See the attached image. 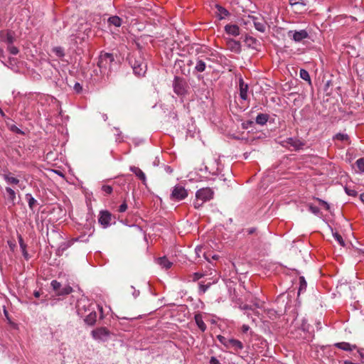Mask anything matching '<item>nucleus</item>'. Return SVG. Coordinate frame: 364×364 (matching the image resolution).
I'll return each mask as SVG.
<instances>
[{
  "label": "nucleus",
  "instance_id": "obj_7",
  "mask_svg": "<svg viewBox=\"0 0 364 364\" xmlns=\"http://www.w3.org/2000/svg\"><path fill=\"white\" fill-rule=\"evenodd\" d=\"M188 196V192L184 187L181 186H176L171 194V199L176 200H181Z\"/></svg>",
  "mask_w": 364,
  "mask_h": 364
},
{
  "label": "nucleus",
  "instance_id": "obj_51",
  "mask_svg": "<svg viewBox=\"0 0 364 364\" xmlns=\"http://www.w3.org/2000/svg\"><path fill=\"white\" fill-rule=\"evenodd\" d=\"M250 329V326L247 325H243L242 326V331L243 333H247Z\"/></svg>",
  "mask_w": 364,
  "mask_h": 364
},
{
  "label": "nucleus",
  "instance_id": "obj_36",
  "mask_svg": "<svg viewBox=\"0 0 364 364\" xmlns=\"http://www.w3.org/2000/svg\"><path fill=\"white\" fill-rule=\"evenodd\" d=\"M51 287H53V290L57 292V294H58V291L60 290L61 287V284L58 282L56 280H53L51 282Z\"/></svg>",
  "mask_w": 364,
  "mask_h": 364
},
{
  "label": "nucleus",
  "instance_id": "obj_54",
  "mask_svg": "<svg viewBox=\"0 0 364 364\" xmlns=\"http://www.w3.org/2000/svg\"><path fill=\"white\" fill-rule=\"evenodd\" d=\"M108 21L110 23H114V16L109 17V19H108Z\"/></svg>",
  "mask_w": 364,
  "mask_h": 364
},
{
  "label": "nucleus",
  "instance_id": "obj_28",
  "mask_svg": "<svg viewBox=\"0 0 364 364\" xmlns=\"http://www.w3.org/2000/svg\"><path fill=\"white\" fill-rule=\"evenodd\" d=\"M128 20L126 16H115V27H119L127 24Z\"/></svg>",
  "mask_w": 364,
  "mask_h": 364
},
{
  "label": "nucleus",
  "instance_id": "obj_38",
  "mask_svg": "<svg viewBox=\"0 0 364 364\" xmlns=\"http://www.w3.org/2000/svg\"><path fill=\"white\" fill-rule=\"evenodd\" d=\"M333 237L341 246L345 245L344 240L340 234H338V232H335L333 233Z\"/></svg>",
  "mask_w": 364,
  "mask_h": 364
},
{
  "label": "nucleus",
  "instance_id": "obj_61",
  "mask_svg": "<svg viewBox=\"0 0 364 364\" xmlns=\"http://www.w3.org/2000/svg\"><path fill=\"white\" fill-rule=\"evenodd\" d=\"M103 118H104V120H107V117L106 115H104V116H103Z\"/></svg>",
  "mask_w": 364,
  "mask_h": 364
},
{
  "label": "nucleus",
  "instance_id": "obj_45",
  "mask_svg": "<svg viewBox=\"0 0 364 364\" xmlns=\"http://www.w3.org/2000/svg\"><path fill=\"white\" fill-rule=\"evenodd\" d=\"M127 209V205L126 202L124 201L122 205H119L118 211L120 213H123L126 211Z\"/></svg>",
  "mask_w": 364,
  "mask_h": 364
},
{
  "label": "nucleus",
  "instance_id": "obj_20",
  "mask_svg": "<svg viewBox=\"0 0 364 364\" xmlns=\"http://www.w3.org/2000/svg\"><path fill=\"white\" fill-rule=\"evenodd\" d=\"M287 143L294 147L295 150L301 149L304 145L300 140L294 138H288Z\"/></svg>",
  "mask_w": 364,
  "mask_h": 364
},
{
  "label": "nucleus",
  "instance_id": "obj_10",
  "mask_svg": "<svg viewBox=\"0 0 364 364\" xmlns=\"http://www.w3.org/2000/svg\"><path fill=\"white\" fill-rule=\"evenodd\" d=\"M0 41L8 44H13L15 41V33L11 31H0Z\"/></svg>",
  "mask_w": 364,
  "mask_h": 364
},
{
  "label": "nucleus",
  "instance_id": "obj_18",
  "mask_svg": "<svg viewBox=\"0 0 364 364\" xmlns=\"http://www.w3.org/2000/svg\"><path fill=\"white\" fill-rule=\"evenodd\" d=\"M333 141H339L344 144H350V139L348 134L343 133H338L333 137Z\"/></svg>",
  "mask_w": 364,
  "mask_h": 364
},
{
  "label": "nucleus",
  "instance_id": "obj_49",
  "mask_svg": "<svg viewBox=\"0 0 364 364\" xmlns=\"http://www.w3.org/2000/svg\"><path fill=\"white\" fill-rule=\"evenodd\" d=\"M319 203H320V204L323 205L326 210L329 209V205L324 200L319 199Z\"/></svg>",
  "mask_w": 364,
  "mask_h": 364
},
{
  "label": "nucleus",
  "instance_id": "obj_14",
  "mask_svg": "<svg viewBox=\"0 0 364 364\" xmlns=\"http://www.w3.org/2000/svg\"><path fill=\"white\" fill-rule=\"evenodd\" d=\"M131 171L135 174V176L142 181V183L146 185V178L145 176V173L139 168L136 166H131L130 167Z\"/></svg>",
  "mask_w": 364,
  "mask_h": 364
},
{
  "label": "nucleus",
  "instance_id": "obj_35",
  "mask_svg": "<svg viewBox=\"0 0 364 364\" xmlns=\"http://www.w3.org/2000/svg\"><path fill=\"white\" fill-rule=\"evenodd\" d=\"M242 232L244 234H246L247 235H254L257 233V228L252 227L248 228L242 230Z\"/></svg>",
  "mask_w": 364,
  "mask_h": 364
},
{
  "label": "nucleus",
  "instance_id": "obj_58",
  "mask_svg": "<svg viewBox=\"0 0 364 364\" xmlns=\"http://www.w3.org/2000/svg\"><path fill=\"white\" fill-rule=\"evenodd\" d=\"M247 41H252V42H255V38H252V37H251V38H247Z\"/></svg>",
  "mask_w": 364,
  "mask_h": 364
},
{
  "label": "nucleus",
  "instance_id": "obj_62",
  "mask_svg": "<svg viewBox=\"0 0 364 364\" xmlns=\"http://www.w3.org/2000/svg\"><path fill=\"white\" fill-rule=\"evenodd\" d=\"M191 63H192V62H191V61H190V63H188V65H191Z\"/></svg>",
  "mask_w": 364,
  "mask_h": 364
},
{
  "label": "nucleus",
  "instance_id": "obj_40",
  "mask_svg": "<svg viewBox=\"0 0 364 364\" xmlns=\"http://www.w3.org/2000/svg\"><path fill=\"white\" fill-rule=\"evenodd\" d=\"M345 191L346 193L350 196H355L357 195V191L354 189H351L349 187H345Z\"/></svg>",
  "mask_w": 364,
  "mask_h": 364
},
{
  "label": "nucleus",
  "instance_id": "obj_4",
  "mask_svg": "<svg viewBox=\"0 0 364 364\" xmlns=\"http://www.w3.org/2000/svg\"><path fill=\"white\" fill-rule=\"evenodd\" d=\"M287 36L295 42L299 43L309 38V33L304 29L299 31L290 30L287 33Z\"/></svg>",
  "mask_w": 364,
  "mask_h": 364
},
{
  "label": "nucleus",
  "instance_id": "obj_17",
  "mask_svg": "<svg viewBox=\"0 0 364 364\" xmlns=\"http://www.w3.org/2000/svg\"><path fill=\"white\" fill-rule=\"evenodd\" d=\"M225 30L227 33L237 36L240 34V28L235 24H228L225 26Z\"/></svg>",
  "mask_w": 364,
  "mask_h": 364
},
{
  "label": "nucleus",
  "instance_id": "obj_24",
  "mask_svg": "<svg viewBox=\"0 0 364 364\" xmlns=\"http://www.w3.org/2000/svg\"><path fill=\"white\" fill-rule=\"evenodd\" d=\"M195 321H196V323L198 326V327L203 331L204 332L206 329V325L205 323L203 322V317H202V315L200 314H197L195 315Z\"/></svg>",
  "mask_w": 364,
  "mask_h": 364
},
{
  "label": "nucleus",
  "instance_id": "obj_33",
  "mask_svg": "<svg viewBox=\"0 0 364 364\" xmlns=\"http://www.w3.org/2000/svg\"><path fill=\"white\" fill-rule=\"evenodd\" d=\"M299 75L301 79L309 82V83L311 82L310 75L308 71H306V70L301 69L299 72Z\"/></svg>",
  "mask_w": 364,
  "mask_h": 364
},
{
  "label": "nucleus",
  "instance_id": "obj_16",
  "mask_svg": "<svg viewBox=\"0 0 364 364\" xmlns=\"http://www.w3.org/2000/svg\"><path fill=\"white\" fill-rule=\"evenodd\" d=\"M334 346L336 348L343 350L345 351H352L357 348V346L355 345H351L349 343L346 342L336 343L334 344Z\"/></svg>",
  "mask_w": 364,
  "mask_h": 364
},
{
  "label": "nucleus",
  "instance_id": "obj_56",
  "mask_svg": "<svg viewBox=\"0 0 364 364\" xmlns=\"http://www.w3.org/2000/svg\"><path fill=\"white\" fill-rule=\"evenodd\" d=\"M34 296L36 297V298H38L40 296V293L39 291H35L34 292Z\"/></svg>",
  "mask_w": 364,
  "mask_h": 364
},
{
  "label": "nucleus",
  "instance_id": "obj_19",
  "mask_svg": "<svg viewBox=\"0 0 364 364\" xmlns=\"http://www.w3.org/2000/svg\"><path fill=\"white\" fill-rule=\"evenodd\" d=\"M2 177L8 184L18 185L19 183V180L17 178L14 177L10 172L4 173Z\"/></svg>",
  "mask_w": 364,
  "mask_h": 364
},
{
  "label": "nucleus",
  "instance_id": "obj_44",
  "mask_svg": "<svg viewBox=\"0 0 364 364\" xmlns=\"http://www.w3.org/2000/svg\"><path fill=\"white\" fill-rule=\"evenodd\" d=\"M73 88L77 93H80L82 90V86L79 82H76Z\"/></svg>",
  "mask_w": 364,
  "mask_h": 364
},
{
  "label": "nucleus",
  "instance_id": "obj_13",
  "mask_svg": "<svg viewBox=\"0 0 364 364\" xmlns=\"http://www.w3.org/2000/svg\"><path fill=\"white\" fill-rule=\"evenodd\" d=\"M243 347L244 346L242 343L237 339L230 338L228 340V345L227 348H232L235 351H238L242 350Z\"/></svg>",
  "mask_w": 364,
  "mask_h": 364
},
{
  "label": "nucleus",
  "instance_id": "obj_48",
  "mask_svg": "<svg viewBox=\"0 0 364 364\" xmlns=\"http://www.w3.org/2000/svg\"><path fill=\"white\" fill-rule=\"evenodd\" d=\"M210 364H220V363L215 357H211Z\"/></svg>",
  "mask_w": 364,
  "mask_h": 364
},
{
  "label": "nucleus",
  "instance_id": "obj_39",
  "mask_svg": "<svg viewBox=\"0 0 364 364\" xmlns=\"http://www.w3.org/2000/svg\"><path fill=\"white\" fill-rule=\"evenodd\" d=\"M217 338L223 345H224L226 348L228 347L229 340L228 338H226L225 337L221 335H218L217 336Z\"/></svg>",
  "mask_w": 364,
  "mask_h": 364
},
{
  "label": "nucleus",
  "instance_id": "obj_34",
  "mask_svg": "<svg viewBox=\"0 0 364 364\" xmlns=\"http://www.w3.org/2000/svg\"><path fill=\"white\" fill-rule=\"evenodd\" d=\"M7 50L12 55H17L19 52L18 48L17 47L10 43L7 45Z\"/></svg>",
  "mask_w": 364,
  "mask_h": 364
},
{
  "label": "nucleus",
  "instance_id": "obj_5",
  "mask_svg": "<svg viewBox=\"0 0 364 364\" xmlns=\"http://www.w3.org/2000/svg\"><path fill=\"white\" fill-rule=\"evenodd\" d=\"M186 82L181 77H176L173 81V91L178 95H183L186 92Z\"/></svg>",
  "mask_w": 364,
  "mask_h": 364
},
{
  "label": "nucleus",
  "instance_id": "obj_21",
  "mask_svg": "<svg viewBox=\"0 0 364 364\" xmlns=\"http://www.w3.org/2000/svg\"><path fill=\"white\" fill-rule=\"evenodd\" d=\"M18 243H19V245H20V247L21 249V252H22V254H23V256L24 257V259L26 260H28L29 258H30V256L26 250V244L24 242L21 235H19L18 237Z\"/></svg>",
  "mask_w": 364,
  "mask_h": 364
},
{
  "label": "nucleus",
  "instance_id": "obj_9",
  "mask_svg": "<svg viewBox=\"0 0 364 364\" xmlns=\"http://www.w3.org/2000/svg\"><path fill=\"white\" fill-rule=\"evenodd\" d=\"M292 10L296 14H301L306 10V0H289Z\"/></svg>",
  "mask_w": 364,
  "mask_h": 364
},
{
  "label": "nucleus",
  "instance_id": "obj_57",
  "mask_svg": "<svg viewBox=\"0 0 364 364\" xmlns=\"http://www.w3.org/2000/svg\"><path fill=\"white\" fill-rule=\"evenodd\" d=\"M4 50L0 48V57H4Z\"/></svg>",
  "mask_w": 364,
  "mask_h": 364
},
{
  "label": "nucleus",
  "instance_id": "obj_59",
  "mask_svg": "<svg viewBox=\"0 0 364 364\" xmlns=\"http://www.w3.org/2000/svg\"><path fill=\"white\" fill-rule=\"evenodd\" d=\"M0 114L2 116V117H4V112H3V110L0 108Z\"/></svg>",
  "mask_w": 364,
  "mask_h": 364
},
{
  "label": "nucleus",
  "instance_id": "obj_11",
  "mask_svg": "<svg viewBox=\"0 0 364 364\" xmlns=\"http://www.w3.org/2000/svg\"><path fill=\"white\" fill-rule=\"evenodd\" d=\"M112 215L107 210H101L100 212L98 221L104 227L107 228L110 225Z\"/></svg>",
  "mask_w": 364,
  "mask_h": 364
},
{
  "label": "nucleus",
  "instance_id": "obj_23",
  "mask_svg": "<svg viewBox=\"0 0 364 364\" xmlns=\"http://www.w3.org/2000/svg\"><path fill=\"white\" fill-rule=\"evenodd\" d=\"M228 47L232 51L239 53L240 51V43L235 40H229L227 42Z\"/></svg>",
  "mask_w": 364,
  "mask_h": 364
},
{
  "label": "nucleus",
  "instance_id": "obj_25",
  "mask_svg": "<svg viewBox=\"0 0 364 364\" xmlns=\"http://www.w3.org/2000/svg\"><path fill=\"white\" fill-rule=\"evenodd\" d=\"M158 264L162 267L168 269L172 266V262L168 261L166 257H159L157 259Z\"/></svg>",
  "mask_w": 364,
  "mask_h": 364
},
{
  "label": "nucleus",
  "instance_id": "obj_42",
  "mask_svg": "<svg viewBox=\"0 0 364 364\" xmlns=\"http://www.w3.org/2000/svg\"><path fill=\"white\" fill-rule=\"evenodd\" d=\"M210 283H208V284H200V287H199L200 292L204 294L208 290V289L210 287Z\"/></svg>",
  "mask_w": 364,
  "mask_h": 364
},
{
  "label": "nucleus",
  "instance_id": "obj_32",
  "mask_svg": "<svg viewBox=\"0 0 364 364\" xmlns=\"http://www.w3.org/2000/svg\"><path fill=\"white\" fill-rule=\"evenodd\" d=\"M73 291V289L71 287L66 285L63 287H60V290L58 291V295L59 296H64L68 295L70 294Z\"/></svg>",
  "mask_w": 364,
  "mask_h": 364
},
{
  "label": "nucleus",
  "instance_id": "obj_2",
  "mask_svg": "<svg viewBox=\"0 0 364 364\" xmlns=\"http://www.w3.org/2000/svg\"><path fill=\"white\" fill-rule=\"evenodd\" d=\"M93 307H97V311H100L101 318L102 316V308L96 304L91 303L87 299H80V300L77 301L76 306L77 314L80 317L85 318V315L87 314Z\"/></svg>",
  "mask_w": 364,
  "mask_h": 364
},
{
  "label": "nucleus",
  "instance_id": "obj_30",
  "mask_svg": "<svg viewBox=\"0 0 364 364\" xmlns=\"http://www.w3.org/2000/svg\"><path fill=\"white\" fill-rule=\"evenodd\" d=\"M26 198L28 200L29 208L31 210H33L36 204L37 203L36 200L32 196L31 193L26 194Z\"/></svg>",
  "mask_w": 364,
  "mask_h": 364
},
{
  "label": "nucleus",
  "instance_id": "obj_26",
  "mask_svg": "<svg viewBox=\"0 0 364 364\" xmlns=\"http://www.w3.org/2000/svg\"><path fill=\"white\" fill-rule=\"evenodd\" d=\"M269 116L267 114H259L256 117V123L259 125H264L268 121Z\"/></svg>",
  "mask_w": 364,
  "mask_h": 364
},
{
  "label": "nucleus",
  "instance_id": "obj_50",
  "mask_svg": "<svg viewBox=\"0 0 364 364\" xmlns=\"http://www.w3.org/2000/svg\"><path fill=\"white\" fill-rule=\"evenodd\" d=\"M310 210H311L312 213H314L315 214L318 213L319 211L318 208L315 207V206H310Z\"/></svg>",
  "mask_w": 364,
  "mask_h": 364
},
{
  "label": "nucleus",
  "instance_id": "obj_46",
  "mask_svg": "<svg viewBox=\"0 0 364 364\" xmlns=\"http://www.w3.org/2000/svg\"><path fill=\"white\" fill-rule=\"evenodd\" d=\"M103 58H110V62H112V55L109 53H105L104 55H101V62L102 61Z\"/></svg>",
  "mask_w": 364,
  "mask_h": 364
},
{
  "label": "nucleus",
  "instance_id": "obj_37",
  "mask_svg": "<svg viewBox=\"0 0 364 364\" xmlns=\"http://www.w3.org/2000/svg\"><path fill=\"white\" fill-rule=\"evenodd\" d=\"M356 165L360 171L364 172V158L358 159L356 161Z\"/></svg>",
  "mask_w": 364,
  "mask_h": 364
},
{
  "label": "nucleus",
  "instance_id": "obj_47",
  "mask_svg": "<svg viewBox=\"0 0 364 364\" xmlns=\"http://www.w3.org/2000/svg\"><path fill=\"white\" fill-rule=\"evenodd\" d=\"M203 276V275L202 274H200V273H198V272L194 273L193 279V281L198 280V279H200Z\"/></svg>",
  "mask_w": 364,
  "mask_h": 364
},
{
  "label": "nucleus",
  "instance_id": "obj_53",
  "mask_svg": "<svg viewBox=\"0 0 364 364\" xmlns=\"http://www.w3.org/2000/svg\"><path fill=\"white\" fill-rule=\"evenodd\" d=\"M68 245L66 244V243H64V244L60 245V248H61L62 250H66L68 248Z\"/></svg>",
  "mask_w": 364,
  "mask_h": 364
},
{
  "label": "nucleus",
  "instance_id": "obj_55",
  "mask_svg": "<svg viewBox=\"0 0 364 364\" xmlns=\"http://www.w3.org/2000/svg\"><path fill=\"white\" fill-rule=\"evenodd\" d=\"M360 199L364 203V193L360 194Z\"/></svg>",
  "mask_w": 364,
  "mask_h": 364
},
{
  "label": "nucleus",
  "instance_id": "obj_60",
  "mask_svg": "<svg viewBox=\"0 0 364 364\" xmlns=\"http://www.w3.org/2000/svg\"><path fill=\"white\" fill-rule=\"evenodd\" d=\"M213 258L214 259H217L218 258V256H217V255H214V256L213 257Z\"/></svg>",
  "mask_w": 364,
  "mask_h": 364
},
{
  "label": "nucleus",
  "instance_id": "obj_31",
  "mask_svg": "<svg viewBox=\"0 0 364 364\" xmlns=\"http://www.w3.org/2000/svg\"><path fill=\"white\" fill-rule=\"evenodd\" d=\"M307 287V283L304 277H299V288L298 291V296L302 292L306 291Z\"/></svg>",
  "mask_w": 364,
  "mask_h": 364
},
{
  "label": "nucleus",
  "instance_id": "obj_52",
  "mask_svg": "<svg viewBox=\"0 0 364 364\" xmlns=\"http://www.w3.org/2000/svg\"><path fill=\"white\" fill-rule=\"evenodd\" d=\"M12 130L16 132V133H18V134H23V132H21L18 127H16V126L14 127V128H12Z\"/></svg>",
  "mask_w": 364,
  "mask_h": 364
},
{
  "label": "nucleus",
  "instance_id": "obj_41",
  "mask_svg": "<svg viewBox=\"0 0 364 364\" xmlns=\"http://www.w3.org/2000/svg\"><path fill=\"white\" fill-rule=\"evenodd\" d=\"M204 203H205V201H202V200H200L198 199L197 198H196V200H195V201L193 202L194 208H195L196 209H198V208H200L203 205V204Z\"/></svg>",
  "mask_w": 364,
  "mask_h": 364
},
{
  "label": "nucleus",
  "instance_id": "obj_27",
  "mask_svg": "<svg viewBox=\"0 0 364 364\" xmlns=\"http://www.w3.org/2000/svg\"><path fill=\"white\" fill-rule=\"evenodd\" d=\"M6 191L8 194V200L13 204H15V200L16 199L15 191L10 187L6 188Z\"/></svg>",
  "mask_w": 364,
  "mask_h": 364
},
{
  "label": "nucleus",
  "instance_id": "obj_22",
  "mask_svg": "<svg viewBox=\"0 0 364 364\" xmlns=\"http://www.w3.org/2000/svg\"><path fill=\"white\" fill-rule=\"evenodd\" d=\"M215 8L217 9L216 14L218 16L219 19H223L226 16L230 15L229 11L226 9L218 4L215 6Z\"/></svg>",
  "mask_w": 364,
  "mask_h": 364
},
{
  "label": "nucleus",
  "instance_id": "obj_29",
  "mask_svg": "<svg viewBox=\"0 0 364 364\" xmlns=\"http://www.w3.org/2000/svg\"><path fill=\"white\" fill-rule=\"evenodd\" d=\"M206 64L204 60L201 59H198L196 62V65L195 67L196 70L198 72L202 73L205 70Z\"/></svg>",
  "mask_w": 364,
  "mask_h": 364
},
{
  "label": "nucleus",
  "instance_id": "obj_3",
  "mask_svg": "<svg viewBox=\"0 0 364 364\" xmlns=\"http://www.w3.org/2000/svg\"><path fill=\"white\" fill-rule=\"evenodd\" d=\"M245 24L253 23L255 28L259 32L264 33L266 30V23L261 16H255L249 15L246 20H243Z\"/></svg>",
  "mask_w": 364,
  "mask_h": 364
},
{
  "label": "nucleus",
  "instance_id": "obj_1",
  "mask_svg": "<svg viewBox=\"0 0 364 364\" xmlns=\"http://www.w3.org/2000/svg\"><path fill=\"white\" fill-rule=\"evenodd\" d=\"M129 63L134 74L139 77L144 76L146 72V63L140 53H134L129 57Z\"/></svg>",
  "mask_w": 364,
  "mask_h": 364
},
{
  "label": "nucleus",
  "instance_id": "obj_15",
  "mask_svg": "<svg viewBox=\"0 0 364 364\" xmlns=\"http://www.w3.org/2000/svg\"><path fill=\"white\" fill-rule=\"evenodd\" d=\"M247 90L248 85L244 82V80L240 78V96L243 100H246L247 99Z\"/></svg>",
  "mask_w": 364,
  "mask_h": 364
},
{
  "label": "nucleus",
  "instance_id": "obj_43",
  "mask_svg": "<svg viewBox=\"0 0 364 364\" xmlns=\"http://www.w3.org/2000/svg\"><path fill=\"white\" fill-rule=\"evenodd\" d=\"M102 189L107 194H110L112 191V187L108 185H103Z\"/></svg>",
  "mask_w": 364,
  "mask_h": 364
},
{
  "label": "nucleus",
  "instance_id": "obj_8",
  "mask_svg": "<svg viewBox=\"0 0 364 364\" xmlns=\"http://www.w3.org/2000/svg\"><path fill=\"white\" fill-rule=\"evenodd\" d=\"M213 191L210 188H203L197 191L196 193V198L202 200V201H208L213 198Z\"/></svg>",
  "mask_w": 364,
  "mask_h": 364
},
{
  "label": "nucleus",
  "instance_id": "obj_6",
  "mask_svg": "<svg viewBox=\"0 0 364 364\" xmlns=\"http://www.w3.org/2000/svg\"><path fill=\"white\" fill-rule=\"evenodd\" d=\"M91 333L93 338L102 341H105L110 337V332L104 327L96 328Z\"/></svg>",
  "mask_w": 364,
  "mask_h": 364
},
{
  "label": "nucleus",
  "instance_id": "obj_12",
  "mask_svg": "<svg viewBox=\"0 0 364 364\" xmlns=\"http://www.w3.org/2000/svg\"><path fill=\"white\" fill-rule=\"evenodd\" d=\"M96 309L97 307H93L92 310H90L89 313L85 315V317L83 318L85 322L87 324L92 326L95 323L97 317Z\"/></svg>",
  "mask_w": 364,
  "mask_h": 364
}]
</instances>
